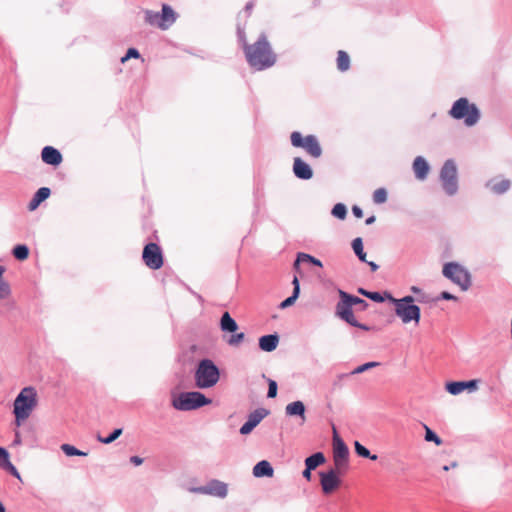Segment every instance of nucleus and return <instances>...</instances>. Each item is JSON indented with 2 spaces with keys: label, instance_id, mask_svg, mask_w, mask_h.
Masks as SVG:
<instances>
[{
  "label": "nucleus",
  "instance_id": "4d7b16f0",
  "mask_svg": "<svg viewBox=\"0 0 512 512\" xmlns=\"http://www.w3.org/2000/svg\"><path fill=\"white\" fill-rule=\"evenodd\" d=\"M252 8H253V3L249 2V3L246 4L245 12L247 13V16L250 15Z\"/></svg>",
  "mask_w": 512,
  "mask_h": 512
},
{
  "label": "nucleus",
  "instance_id": "3c124183",
  "mask_svg": "<svg viewBox=\"0 0 512 512\" xmlns=\"http://www.w3.org/2000/svg\"><path fill=\"white\" fill-rule=\"evenodd\" d=\"M352 212H353V214H354V216H355L356 218H362V217H363V211H362V209H361L359 206H357V205H355V206H353V207H352Z\"/></svg>",
  "mask_w": 512,
  "mask_h": 512
},
{
  "label": "nucleus",
  "instance_id": "c85d7f7f",
  "mask_svg": "<svg viewBox=\"0 0 512 512\" xmlns=\"http://www.w3.org/2000/svg\"><path fill=\"white\" fill-rule=\"evenodd\" d=\"M350 67V58L349 55L345 51H338L337 55V68L344 72L347 71Z\"/></svg>",
  "mask_w": 512,
  "mask_h": 512
},
{
  "label": "nucleus",
  "instance_id": "423d86ee",
  "mask_svg": "<svg viewBox=\"0 0 512 512\" xmlns=\"http://www.w3.org/2000/svg\"><path fill=\"white\" fill-rule=\"evenodd\" d=\"M443 275L460 286L463 291L468 290L471 285L469 272L458 263L450 262L445 264L443 267Z\"/></svg>",
  "mask_w": 512,
  "mask_h": 512
},
{
  "label": "nucleus",
  "instance_id": "412c9836",
  "mask_svg": "<svg viewBox=\"0 0 512 512\" xmlns=\"http://www.w3.org/2000/svg\"><path fill=\"white\" fill-rule=\"evenodd\" d=\"M413 171L417 179L424 180L427 178V175L429 173V165L422 156H417L414 159Z\"/></svg>",
  "mask_w": 512,
  "mask_h": 512
},
{
  "label": "nucleus",
  "instance_id": "6e6552de",
  "mask_svg": "<svg viewBox=\"0 0 512 512\" xmlns=\"http://www.w3.org/2000/svg\"><path fill=\"white\" fill-rule=\"evenodd\" d=\"M440 179L442 186L448 195H453L457 192V169L453 160H447L440 172Z\"/></svg>",
  "mask_w": 512,
  "mask_h": 512
},
{
  "label": "nucleus",
  "instance_id": "8fccbe9b",
  "mask_svg": "<svg viewBox=\"0 0 512 512\" xmlns=\"http://www.w3.org/2000/svg\"><path fill=\"white\" fill-rule=\"evenodd\" d=\"M439 299H443V300H457V297L454 296L453 294L447 292V291H443L440 294Z\"/></svg>",
  "mask_w": 512,
  "mask_h": 512
},
{
  "label": "nucleus",
  "instance_id": "7c9ffc66",
  "mask_svg": "<svg viewBox=\"0 0 512 512\" xmlns=\"http://www.w3.org/2000/svg\"><path fill=\"white\" fill-rule=\"evenodd\" d=\"M487 185L494 193L503 194L510 188V181L508 179H503L498 183L489 182Z\"/></svg>",
  "mask_w": 512,
  "mask_h": 512
},
{
  "label": "nucleus",
  "instance_id": "13d9d810",
  "mask_svg": "<svg viewBox=\"0 0 512 512\" xmlns=\"http://www.w3.org/2000/svg\"><path fill=\"white\" fill-rule=\"evenodd\" d=\"M410 290H411L414 294H417V295H419V294H421V293L423 292V291H422V289H420V288H419V287H417V286H412V287L410 288Z\"/></svg>",
  "mask_w": 512,
  "mask_h": 512
},
{
  "label": "nucleus",
  "instance_id": "dca6fc26",
  "mask_svg": "<svg viewBox=\"0 0 512 512\" xmlns=\"http://www.w3.org/2000/svg\"><path fill=\"white\" fill-rule=\"evenodd\" d=\"M268 411L260 408L256 409L252 413L249 414L248 420L241 426L240 433L242 435H247L262 421L264 417H266Z\"/></svg>",
  "mask_w": 512,
  "mask_h": 512
},
{
  "label": "nucleus",
  "instance_id": "4c0bfd02",
  "mask_svg": "<svg viewBox=\"0 0 512 512\" xmlns=\"http://www.w3.org/2000/svg\"><path fill=\"white\" fill-rule=\"evenodd\" d=\"M5 272V267L0 265V299L5 298L9 295V286L3 280V273Z\"/></svg>",
  "mask_w": 512,
  "mask_h": 512
},
{
  "label": "nucleus",
  "instance_id": "b1692460",
  "mask_svg": "<svg viewBox=\"0 0 512 512\" xmlns=\"http://www.w3.org/2000/svg\"><path fill=\"white\" fill-rule=\"evenodd\" d=\"M0 467L10 472L13 476L21 480V477L15 466L9 461V454L6 449L0 447Z\"/></svg>",
  "mask_w": 512,
  "mask_h": 512
},
{
  "label": "nucleus",
  "instance_id": "338daca9",
  "mask_svg": "<svg viewBox=\"0 0 512 512\" xmlns=\"http://www.w3.org/2000/svg\"><path fill=\"white\" fill-rule=\"evenodd\" d=\"M443 469H444L445 471H448V470H449V467H448V466H444V467H443Z\"/></svg>",
  "mask_w": 512,
  "mask_h": 512
},
{
  "label": "nucleus",
  "instance_id": "473e14b6",
  "mask_svg": "<svg viewBox=\"0 0 512 512\" xmlns=\"http://www.w3.org/2000/svg\"><path fill=\"white\" fill-rule=\"evenodd\" d=\"M145 21L151 26H156V27L160 28V24H161L160 13L154 12L151 10H146L145 11Z\"/></svg>",
  "mask_w": 512,
  "mask_h": 512
},
{
  "label": "nucleus",
  "instance_id": "a19ab883",
  "mask_svg": "<svg viewBox=\"0 0 512 512\" xmlns=\"http://www.w3.org/2000/svg\"><path fill=\"white\" fill-rule=\"evenodd\" d=\"M347 214L346 206L342 203H337L332 209V215L339 219H344Z\"/></svg>",
  "mask_w": 512,
  "mask_h": 512
},
{
  "label": "nucleus",
  "instance_id": "f704fd0d",
  "mask_svg": "<svg viewBox=\"0 0 512 512\" xmlns=\"http://www.w3.org/2000/svg\"><path fill=\"white\" fill-rule=\"evenodd\" d=\"M13 255L17 260H26L29 257V248L26 245H17L13 249Z\"/></svg>",
  "mask_w": 512,
  "mask_h": 512
},
{
  "label": "nucleus",
  "instance_id": "cd10ccee",
  "mask_svg": "<svg viewBox=\"0 0 512 512\" xmlns=\"http://www.w3.org/2000/svg\"><path fill=\"white\" fill-rule=\"evenodd\" d=\"M354 448L356 454L360 457L368 458L372 461H376L378 459L377 455L371 454L370 451L365 446H363L359 441L354 442Z\"/></svg>",
  "mask_w": 512,
  "mask_h": 512
},
{
  "label": "nucleus",
  "instance_id": "c9c22d12",
  "mask_svg": "<svg viewBox=\"0 0 512 512\" xmlns=\"http://www.w3.org/2000/svg\"><path fill=\"white\" fill-rule=\"evenodd\" d=\"M61 450L67 455V456H86L87 453L84 451H81L77 449L76 447L70 445V444H63L61 446Z\"/></svg>",
  "mask_w": 512,
  "mask_h": 512
},
{
  "label": "nucleus",
  "instance_id": "603ef678",
  "mask_svg": "<svg viewBox=\"0 0 512 512\" xmlns=\"http://www.w3.org/2000/svg\"><path fill=\"white\" fill-rule=\"evenodd\" d=\"M292 284H293V293H296L297 292V295H299L300 293V285H299V280L298 278L295 276L293 281H292Z\"/></svg>",
  "mask_w": 512,
  "mask_h": 512
},
{
  "label": "nucleus",
  "instance_id": "ea45409f",
  "mask_svg": "<svg viewBox=\"0 0 512 512\" xmlns=\"http://www.w3.org/2000/svg\"><path fill=\"white\" fill-rule=\"evenodd\" d=\"M387 200V192L384 188H378L373 193V201L376 204H382Z\"/></svg>",
  "mask_w": 512,
  "mask_h": 512
},
{
  "label": "nucleus",
  "instance_id": "0e129e2a",
  "mask_svg": "<svg viewBox=\"0 0 512 512\" xmlns=\"http://www.w3.org/2000/svg\"><path fill=\"white\" fill-rule=\"evenodd\" d=\"M15 443H17V444H18V443H20V440H19V434H18V433H16Z\"/></svg>",
  "mask_w": 512,
  "mask_h": 512
},
{
  "label": "nucleus",
  "instance_id": "4468645a",
  "mask_svg": "<svg viewBox=\"0 0 512 512\" xmlns=\"http://www.w3.org/2000/svg\"><path fill=\"white\" fill-rule=\"evenodd\" d=\"M339 470L331 469L328 472H320V483L324 494H330L336 490L341 480L339 478Z\"/></svg>",
  "mask_w": 512,
  "mask_h": 512
},
{
  "label": "nucleus",
  "instance_id": "f257e3e1",
  "mask_svg": "<svg viewBox=\"0 0 512 512\" xmlns=\"http://www.w3.org/2000/svg\"><path fill=\"white\" fill-rule=\"evenodd\" d=\"M245 56L249 65L258 70H264L273 66L276 56L264 34L252 45H245Z\"/></svg>",
  "mask_w": 512,
  "mask_h": 512
},
{
  "label": "nucleus",
  "instance_id": "72a5a7b5",
  "mask_svg": "<svg viewBox=\"0 0 512 512\" xmlns=\"http://www.w3.org/2000/svg\"><path fill=\"white\" fill-rule=\"evenodd\" d=\"M51 191L48 187H42L34 194V209L50 195Z\"/></svg>",
  "mask_w": 512,
  "mask_h": 512
},
{
  "label": "nucleus",
  "instance_id": "09e8293b",
  "mask_svg": "<svg viewBox=\"0 0 512 512\" xmlns=\"http://www.w3.org/2000/svg\"><path fill=\"white\" fill-rule=\"evenodd\" d=\"M366 297L378 303L383 302L385 299L379 292L367 293Z\"/></svg>",
  "mask_w": 512,
  "mask_h": 512
},
{
  "label": "nucleus",
  "instance_id": "5fc2aeb1",
  "mask_svg": "<svg viewBox=\"0 0 512 512\" xmlns=\"http://www.w3.org/2000/svg\"><path fill=\"white\" fill-rule=\"evenodd\" d=\"M416 300L418 302H421V303H426L428 302V298L426 296V294L424 292H422L421 294L418 295V297L416 298Z\"/></svg>",
  "mask_w": 512,
  "mask_h": 512
},
{
  "label": "nucleus",
  "instance_id": "0eeeda50",
  "mask_svg": "<svg viewBox=\"0 0 512 512\" xmlns=\"http://www.w3.org/2000/svg\"><path fill=\"white\" fill-rule=\"evenodd\" d=\"M32 409V387H25L14 402L16 425L20 426L26 420Z\"/></svg>",
  "mask_w": 512,
  "mask_h": 512
},
{
  "label": "nucleus",
  "instance_id": "680f3d73",
  "mask_svg": "<svg viewBox=\"0 0 512 512\" xmlns=\"http://www.w3.org/2000/svg\"><path fill=\"white\" fill-rule=\"evenodd\" d=\"M358 292H359L360 294L364 295V296H366V294H367V293H370L369 291H366V290H365V289H363V288H359V289H358Z\"/></svg>",
  "mask_w": 512,
  "mask_h": 512
},
{
  "label": "nucleus",
  "instance_id": "a878e982",
  "mask_svg": "<svg viewBox=\"0 0 512 512\" xmlns=\"http://www.w3.org/2000/svg\"><path fill=\"white\" fill-rule=\"evenodd\" d=\"M325 462V456L322 452H317L312 454L311 456L307 457L305 460V465L309 467L310 469L314 470L319 465L323 464Z\"/></svg>",
  "mask_w": 512,
  "mask_h": 512
},
{
  "label": "nucleus",
  "instance_id": "6e6d98bb",
  "mask_svg": "<svg viewBox=\"0 0 512 512\" xmlns=\"http://www.w3.org/2000/svg\"><path fill=\"white\" fill-rule=\"evenodd\" d=\"M311 471L309 467L306 466V469L303 471V477L307 479L308 481L311 479Z\"/></svg>",
  "mask_w": 512,
  "mask_h": 512
},
{
  "label": "nucleus",
  "instance_id": "bb28decb",
  "mask_svg": "<svg viewBox=\"0 0 512 512\" xmlns=\"http://www.w3.org/2000/svg\"><path fill=\"white\" fill-rule=\"evenodd\" d=\"M339 295L342 300H344L345 302H349L350 306H352V305H362L363 307L368 306V303L365 300H363L359 297H356V296L349 295L348 293H346L342 290L339 291Z\"/></svg>",
  "mask_w": 512,
  "mask_h": 512
},
{
  "label": "nucleus",
  "instance_id": "37998d69",
  "mask_svg": "<svg viewBox=\"0 0 512 512\" xmlns=\"http://www.w3.org/2000/svg\"><path fill=\"white\" fill-rule=\"evenodd\" d=\"M140 53L136 48H129L126 55L121 58V62L124 63L130 58H139Z\"/></svg>",
  "mask_w": 512,
  "mask_h": 512
},
{
  "label": "nucleus",
  "instance_id": "7ed1b4c3",
  "mask_svg": "<svg viewBox=\"0 0 512 512\" xmlns=\"http://www.w3.org/2000/svg\"><path fill=\"white\" fill-rule=\"evenodd\" d=\"M194 378L195 384L198 388H211L219 381L220 372L212 360L203 359L197 366Z\"/></svg>",
  "mask_w": 512,
  "mask_h": 512
},
{
  "label": "nucleus",
  "instance_id": "e433bc0d",
  "mask_svg": "<svg viewBox=\"0 0 512 512\" xmlns=\"http://www.w3.org/2000/svg\"><path fill=\"white\" fill-rule=\"evenodd\" d=\"M123 430L121 428L115 429L109 436L102 437L101 435L97 436V440L103 444H110L115 441L121 434Z\"/></svg>",
  "mask_w": 512,
  "mask_h": 512
},
{
  "label": "nucleus",
  "instance_id": "a211bd4d",
  "mask_svg": "<svg viewBox=\"0 0 512 512\" xmlns=\"http://www.w3.org/2000/svg\"><path fill=\"white\" fill-rule=\"evenodd\" d=\"M293 172L297 178L303 180L311 179L313 176L311 167L299 157L294 158Z\"/></svg>",
  "mask_w": 512,
  "mask_h": 512
},
{
  "label": "nucleus",
  "instance_id": "58836bf2",
  "mask_svg": "<svg viewBox=\"0 0 512 512\" xmlns=\"http://www.w3.org/2000/svg\"><path fill=\"white\" fill-rule=\"evenodd\" d=\"M424 428L426 441L434 442L438 446L442 444L441 438L435 432H433L427 425H424Z\"/></svg>",
  "mask_w": 512,
  "mask_h": 512
},
{
  "label": "nucleus",
  "instance_id": "f03ea898",
  "mask_svg": "<svg viewBox=\"0 0 512 512\" xmlns=\"http://www.w3.org/2000/svg\"><path fill=\"white\" fill-rule=\"evenodd\" d=\"M387 298L395 306V314L401 319L404 324L414 321L416 324L420 321V307L413 304L415 298L412 296H405L400 299L392 297L387 294Z\"/></svg>",
  "mask_w": 512,
  "mask_h": 512
},
{
  "label": "nucleus",
  "instance_id": "aec40b11",
  "mask_svg": "<svg viewBox=\"0 0 512 512\" xmlns=\"http://www.w3.org/2000/svg\"><path fill=\"white\" fill-rule=\"evenodd\" d=\"M161 24L160 29H168L176 21V13L167 4L162 5V12L160 13Z\"/></svg>",
  "mask_w": 512,
  "mask_h": 512
},
{
  "label": "nucleus",
  "instance_id": "a18cd8bd",
  "mask_svg": "<svg viewBox=\"0 0 512 512\" xmlns=\"http://www.w3.org/2000/svg\"><path fill=\"white\" fill-rule=\"evenodd\" d=\"M277 395V383L274 380H269L268 383V398H274Z\"/></svg>",
  "mask_w": 512,
  "mask_h": 512
},
{
  "label": "nucleus",
  "instance_id": "f8f14e48",
  "mask_svg": "<svg viewBox=\"0 0 512 512\" xmlns=\"http://www.w3.org/2000/svg\"><path fill=\"white\" fill-rule=\"evenodd\" d=\"M144 263L153 270H157L163 265V257L160 247L155 243H149L143 250Z\"/></svg>",
  "mask_w": 512,
  "mask_h": 512
},
{
  "label": "nucleus",
  "instance_id": "9b49d317",
  "mask_svg": "<svg viewBox=\"0 0 512 512\" xmlns=\"http://www.w3.org/2000/svg\"><path fill=\"white\" fill-rule=\"evenodd\" d=\"M190 491L197 494H205L218 498H225L228 493V488L227 484L224 482L213 479L204 486L191 488Z\"/></svg>",
  "mask_w": 512,
  "mask_h": 512
},
{
  "label": "nucleus",
  "instance_id": "39448f33",
  "mask_svg": "<svg viewBox=\"0 0 512 512\" xmlns=\"http://www.w3.org/2000/svg\"><path fill=\"white\" fill-rule=\"evenodd\" d=\"M211 402L212 400L207 398L203 393L193 391L180 393L173 399L172 405L179 411H191L208 405Z\"/></svg>",
  "mask_w": 512,
  "mask_h": 512
},
{
  "label": "nucleus",
  "instance_id": "4be33fe9",
  "mask_svg": "<svg viewBox=\"0 0 512 512\" xmlns=\"http://www.w3.org/2000/svg\"><path fill=\"white\" fill-rule=\"evenodd\" d=\"M279 342V337L276 334H269L260 337L259 347L265 352H271L276 349Z\"/></svg>",
  "mask_w": 512,
  "mask_h": 512
},
{
  "label": "nucleus",
  "instance_id": "864d4df0",
  "mask_svg": "<svg viewBox=\"0 0 512 512\" xmlns=\"http://www.w3.org/2000/svg\"><path fill=\"white\" fill-rule=\"evenodd\" d=\"M130 462L136 466H139L143 463V459L139 456L130 457Z\"/></svg>",
  "mask_w": 512,
  "mask_h": 512
},
{
  "label": "nucleus",
  "instance_id": "6ab92c4d",
  "mask_svg": "<svg viewBox=\"0 0 512 512\" xmlns=\"http://www.w3.org/2000/svg\"><path fill=\"white\" fill-rule=\"evenodd\" d=\"M44 163L49 165L57 166L62 162L61 153L52 146H46L42 150L41 154Z\"/></svg>",
  "mask_w": 512,
  "mask_h": 512
},
{
  "label": "nucleus",
  "instance_id": "e2e57ef3",
  "mask_svg": "<svg viewBox=\"0 0 512 512\" xmlns=\"http://www.w3.org/2000/svg\"><path fill=\"white\" fill-rule=\"evenodd\" d=\"M0 512H6V509L1 501H0Z\"/></svg>",
  "mask_w": 512,
  "mask_h": 512
},
{
  "label": "nucleus",
  "instance_id": "de8ad7c7",
  "mask_svg": "<svg viewBox=\"0 0 512 512\" xmlns=\"http://www.w3.org/2000/svg\"><path fill=\"white\" fill-rule=\"evenodd\" d=\"M237 35H238V39L239 41L242 43L243 45V49L245 50V45H249L246 41V34H245V31L242 27L238 26L237 27Z\"/></svg>",
  "mask_w": 512,
  "mask_h": 512
},
{
  "label": "nucleus",
  "instance_id": "5701e85b",
  "mask_svg": "<svg viewBox=\"0 0 512 512\" xmlns=\"http://www.w3.org/2000/svg\"><path fill=\"white\" fill-rule=\"evenodd\" d=\"M273 473H274L273 467L266 460H262V461L258 462L253 467V475L255 477H258V478H260V477H272Z\"/></svg>",
  "mask_w": 512,
  "mask_h": 512
},
{
  "label": "nucleus",
  "instance_id": "393cba45",
  "mask_svg": "<svg viewBox=\"0 0 512 512\" xmlns=\"http://www.w3.org/2000/svg\"><path fill=\"white\" fill-rule=\"evenodd\" d=\"M220 327L225 332H235L238 329L236 321L230 316L228 312H225L220 320Z\"/></svg>",
  "mask_w": 512,
  "mask_h": 512
},
{
  "label": "nucleus",
  "instance_id": "9d476101",
  "mask_svg": "<svg viewBox=\"0 0 512 512\" xmlns=\"http://www.w3.org/2000/svg\"><path fill=\"white\" fill-rule=\"evenodd\" d=\"M333 460L337 470L341 471L348 466L349 449L344 441L338 437L334 430Z\"/></svg>",
  "mask_w": 512,
  "mask_h": 512
},
{
  "label": "nucleus",
  "instance_id": "ddd939ff",
  "mask_svg": "<svg viewBox=\"0 0 512 512\" xmlns=\"http://www.w3.org/2000/svg\"><path fill=\"white\" fill-rule=\"evenodd\" d=\"M336 315L339 316L342 320L346 321L351 326L360 328L364 331H369L370 327L359 323L353 313V310L351 306L349 305V302H345L341 299L340 302L336 305Z\"/></svg>",
  "mask_w": 512,
  "mask_h": 512
},
{
  "label": "nucleus",
  "instance_id": "79ce46f5",
  "mask_svg": "<svg viewBox=\"0 0 512 512\" xmlns=\"http://www.w3.org/2000/svg\"><path fill=\"white\" fill-rule=\"evenodd\" d=\"M380 363L379 362H367V363H364L358 367H356L352 372L351 374L352 375H356V374H360V373H363L371 368H374V367H377L379 366Z\"/></svg>",
  "mask_w": 512,
  "mask_h": 512
},
{
  "label": "nucleus",
  "instance_id": "2f4dec72",
  "mask_svg": "<svg viewBox=\"0 0 512 512\" xmlns=\"http://www.w3.org/2000/svg\"><path fill=\"white\" fill-rule=\"evenodd\" d=\"M300 262H310L316 266H319L321 267L322 266V263L320 260L314 258L313 256L309 255V254H306V253H299L298 256H297V259L296 261L294 262V267L295 269L298 268Z\"/></svg>",
  "mask_w": 512,
  "mask_h": 512
},
{
  "label": "nucleus",
  "instance_id": "052dcab7",
  "mask_svg": "<svg viewBox=\"0 0 512 512\" xmlns=\"http://www.w3.org/2000/svg\"><path fill=\"white\" fill-rule=\"evenodd\" d=\"M375 220H376L375 216H374V215H372V216H370V217H368V218L366 219L365 223H366L367 225H371V224H373V223L375 222Z\"/></svg>",
  "mask_w": 512,
  "mask_h": 512
},
{
  "label": "nucleus",
  "instance_id": "20e7f679",
  "mask_svg": "<svg viewBox=\"0 0 512 512\" xmlns=\"http://www.w3.org/2000/svg\"><path fill=\"white\" fill-rule=\"evenodd\" d=\"M449 113L454 119H463L465 125L469 127L475 125L480 118L476 105L470 104L466 98L455 101Z\"/></svg>",
  "mask_w": 512,
  "mask_h": 512
},
{
  "label": "nucleus",
  "instance_id": "49530a36",
  "mask_svg": "<svg viewBox=\"0 0 512 512\" xmlns=\"http://www.w3.org/2000/svg\"><path fill=\"white\" fill-rule=\"evenodd\" d=\"M244 333H237V334H234L231 336V338L229 339L228 343L232 346H236L238 345L239 343H241L243 340H244Z\"/></svg>",
  "mask_w": 512,
  "mask_h": 512
},
{
  "label": "nucleus",
  "instance_id": "1a4fd4ad",
  "mask_svg": "<svg viewBox=\"0 0 512 512\" xmlns=\"http://www.w3.org/2000/svg\"><path fill=\"white\" fill-rule=\"evenodd\" d=\"M291 143L294 147L304 148L314 158L322 154L320 144L314 135H308L303 139L301 133L295 131L291 134Z\"/></svg>",
  "mask_w": 512,
  "mask_h": 512
},
{
  "label": "nucleus",
  "instance_id": "bf43d9fd",
  "mask_svg": "<svg viewBox=\"0 0 512 512\" xmlns=\"http://www.w3.org/2000/svg\"><path fill=\"white\" fill-rule=\"evenodd\" d=\"M366 263L370 266L372 271H376L379 268V266L375 262H372V261L368 262L367 261Z\"/></svg>",
  "mask_w": 512,
  "mask_h": 512
},
{
  "label": "nucleus",
  "instance_id": "f3484780",
  "mask_svg": "<svg viewBox=\"0 0 512 512\" xmlns=\"http://www.w3.org/2000/svg\"><path fill=\"white\" fill-rule=\"evenodd\" d=\"M285 414L288 417H297L300 420V424L306 422V407L300 400L291 402L285 407Z\"/></svg>",
  "mask_w": 512,
  "mask_h": 512
},
{
  "label": "nucleus",
  "instance_id": "c756f323",
  "mask_svg": "<svg viewBox=\"0 0 512 512\" xmlns=\"http://www.w3.org/2000/svg\"><path fill=\"white\" fill-rule=\"evenodd\" d=\"M352 248L354 253L357 255L361 262H367L366 253L364 252L363 249V242L360 237H357L352 241Z\"/></svg>",
  "mask_w": 512,
  "mask_h": 512
},
{
  "label": "nucleus",
  "instance_id": "c03bdc74",
  "mask_svg": "<svg viewBox=\"0 0 512 512\" xmlns=\"http://www.w3.org/2000/svg\"><path fill=\"white\" fill-rule=\"evenodd\" d=\"M299 295H297V292L296 293H292L291 296H289L288 298H286L284 301L281 302L280 304V308H287V307H290L291 305L294 304V302L296 301V299L298 298Z\"/></svg>",
  "mask_w": 512,
  "mask_h": 512
},
{
  "label": "nucleus",
  "instance_id": "2eb2a0df",
  "mask_svg": "<svg viewBox=\"0 0 512 512\" xmlns=\"http://www.w3.org/2000/svg\"><path fill=\"white\" fill-rule=\"evenodd\" d=\"M479 380L473 379L469 381H454L446 384V390L452 395H458L464 390L475 392L478 388Z\"/></svg>",
  "mask_w": 512,
  "mask_h": 512
},
{
  "label": "nucleus",
  "instance_id": "69168bd1",
  "mask_svg": "<svg viewBox=\"0 0 512 512\" xmlns=\"http://www.w3.org/2000/svg\"><path fill=\"white\" fill-rule=\"evenodd\" d=\"M28 208H29L30 210H32V201H30V202L28 203Z\"/></svg>",
  "mask_w": 512,
  "mask_h": 512
}]
</instances>
